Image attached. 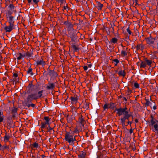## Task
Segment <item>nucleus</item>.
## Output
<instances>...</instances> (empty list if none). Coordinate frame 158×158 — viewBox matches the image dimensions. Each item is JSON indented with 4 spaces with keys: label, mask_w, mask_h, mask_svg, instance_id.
I'll use <instances>...</instances> for the list:
<instances>
[{
    "label": "nucleus",
    "mask_w": 158,
    "mask_h": 158,
    "mask_svg": "<svg viewBox=\"0 0 158 158\" xmlns=\"http://www.w3.org/2000/svg\"><path fill=\"white\" fill-rule=\"evenodd\" d=\"M132 122L128 121L127 122V125H126L127 126L129 124L130 125V126H131V124H132Z\"/></svg>",
    "instance_id": "52"
},
{
    "label": "nucleus",
    "mask_w": 158,
    "mask_h": 158,
    "mask_svg": "<svg viewBox=\"0 0 158 158\" xmlns=\"http://www.w3.org/2000/svg\"><path fill=\"white\" fill-rule=\"evenodd\" d=\"M69 36L71 39L72 40L75 41L76 39V34L74 30L70 31Z\"/></svg>",
    "instance_id": "7"
},
{
    "label": "nucleus",
    "mask_w": 158,
    "mask_h": 158,
    "mask_svg": "<svg viewBox=\"0 0 158 158\" xmlns=\"http://www.w3.org/2000/svg\"><path fill=\"white\" fill-rule=\"evenodd\" d=\"M3 113L1 111H0V116H3Z\"/></svg>",
    "instance_id": "55"
},
{
    "label": "nucleus",
    "mask_w": 158,
    "mask_h": 158,
    "mask_svg": "<svg viewBox=\"0 0 158 158\" xmlns=\"http://www.w3.org/2000/svg\"><path fill=\"white\" fill-rule=\"evenodd\" d=\"M11 112L12 114V118H15L16 115H17V111L18 110V108L14 107L11 108Z\"/></svg>",
    "instance_id": "9"
},
{
    "label": "nucleus",
    "mask_w": 158,
    "mask_h": 158,
    "mask_svg": "<svg viewBox=\"0 0 158 158\" xmlns=\"http://www.w3.org/2000/svg\"><path fill=\"white\" fill-rule=\"evenodd\" d=\"M38 147V144L36 142H35L31 145V147L32 149H33L34 148H37Z\"/></svg>",
    "instance_id": "19"
},
{
    "label": "nucleus",
    "mask_w": 158,
    "mask_h": 158,
    "mask_svg": "<svg viewBox=\"0 0 158 158\" xmlns=\"http://www.w3.org/2000/svg\"><path fill=\"white\" fill-rule=\"evenodd\" d=\"M44 119L46 121L45 122L47 123V125H49L50 123H49V121L50 120V118L48 116H45L44 117Z\"/></svg>",
    "instance_id": "20"
},
{
    "label": "nucleus",
    "mask_w": 158,
    "mask_h": 158,
    "mask_svg": "<svg viewBox=\"0 0 158 158\" xmlns=\"http://www.w3.org/2000/svg\"><path fill=\"white\" fill-rule=\"evenodd\" d=\"M89 103L88 102H85V105H84V107L86 109H87L88 108H89Z\"/></svg>",
    "instance_id": "35"
},
{
    "label": "nucleus",
    "mask_w": 158,
    "mask_h": 158,
    "mask_svg": "<svg viewBox=\"0 0 158 158\" xmlns=\"http://www.w3.org/2000/svg\"><path fill=\"white\" fill-rule=\"evenodd\" d=\"M64 24L69 31H71L74 30L73 28V25L70 22L68 21H65L64 22Z\"/></svg>",
    "instance_id": "5"
},
{
    "label": "nucleus",
    "mask_w": 158,
    "mask_h": 158,
    "mask_svg": "<svg viewBox=\"0 0 158 158\" xmlns=\"http://www.w3.org/2000/svg\"><path fill=\"white\" fill-rule=\"evenodd\" d=\"M133 129H132V127H131V129L129 130V133L130 134H132V133H133Z\"/></svg>",
    "instance_id": "47"
},
{
    "label": "nucleus",
    "mask_w": 158,
    "mask_h": 158,
    "mask_svg": "<svg viewBox=\"0 0 158 158\" xmlns=\"http://www.w3.org/2000/svg\"><path fill=\"white\" fill-rule=\"evenodd\" d=\"M115 104L114 103H111L109 104V108L113 109L115 107Z\"/></svg>",
    "instance_id": "22"
},
{
    "label": "nucleus",
    "mask_w": 158,
    "mask_h": 158,
    "mask_svg": "<svg viewBox=\"0 0 158 158\" xmlns=\"http://www.w3.org/2000/svg\"><path fill=\"white\" fill-rule=\"evenodd\" d=\"M31 102V99H24L22 101V105L25 109H28L30 107V103Z\"/></svg>",
    "instance_id": "3"
},
{
    "label": "nucleus",
    "mask_w": 158,
    "mask_h": 158,
    "mask_svg": "<svg viewBox=\"0 0 158 158\" xmlns=\"http://www.w3.org/2000/svg\"><path fill=\"white\" fill-rule=\"evenodd\" d=\"M77 135L74 136L73 134L70 132H67L65 134V139L70 144L73 145L74 144V142L77 141Z\"/></svg>",
    "instance_id": "1"
},
{
    "label": "nucleus",
    "mask_w": 158,
    "mask_h": 158,
    "mask_svg": "<svg viewBox=\"0 0 158 158\" xmlns=\"http://www.w3.org/2000/svg\"><path fill=\"white\" fill-rule=\"evenodd\" d=\"M147 65L146 63L145 60L143 61H142L140 66L141 68H145Z\"/></svg>",
    "instance_id": "25"
},
{
    "label": "nucleus",
    "mask_w": 158,
    "mask_h": 158,
    "mask_svg": "<svg viewBox=\"0 0 158 158\" xmlns=\"http://www.w3.org/2000/svg\"><path fill=\"white\" fill-rule=\"evenodd\" d=\"M55 87V84L54 83H48L46 88L48 89H53Z\"/></svg>",
    "instance_id": "14"
},
{
    "label": "nucleus",
    "mask_w": 158,
    "mask_h": 158,
    "mask_svg": "<svg viewBox=\"0 0 158 158\" xmlns=\"http://www.w3.org/2000/svg\"><path fill=\"white\" fill-rule=\"evenodd\" d=\"M18 56L17 59L18 60H20L22 58L25 57V53L24 54H22L20 53H19L17 55Z\"/></svg>",
    "instance_id": "17"
},
{
    "label": "nucleus",
    "mask_w": 158,
    "mask_h": 158,
    "mask_svg": "<svg viewBox=\"0 0 158 158\" xmlns=\"http://www.w3.org/2000/svg\"><path fill=\"white\" fill-rule=\"evenodd\" d=\"M78 121L81 124L80 126L81 127V128L82 127H83L85 122L84 119L82 118V115L81 116V117L79 118Z\"/></svg>",
    "instance_id": "11"
},
{
    "label": "nucleus",
    "mask_w": 158,
    "mask_h": 158,
    "mask_svg": "<svg viewBox=\"0 0 158 158\" xmlns=\"http://www.w3.org/2000/svg\"><path fill=\"white\" fill-rule=\"evenodd\" d=\"M10 138V136L7 135L6 132L5 135L4 137V141L5 142L8 141Z\"/></svg>",
    "instance_id": "18"
},
{
    "label": "nucleus",
    "mask_w": 158,
    "mask_h": 158,
    "mask_svg": "<svg viewBox=\"0 0 158 158\" xmlns=\"http://www.w3.org/2000/svg\"><path fill=\"white\" fill-rule=\"evenodd\" d=\"M3 120V116H0V123L2 122Z\"/></svg>",
    "instance_id": "51"
},
{
    "label": "nucleus",
    "mask_w": 158,
    "mask_h": 158,
    "mask_svg": "<svg viewBox=\"0 0 158 158\" xmlns=\"http://www.w3.org/2000/svg\"><path fill=\"white\" fill-rule=\"evenodd\" d=\"M121 120V123L122 124V126H125V121H124L123 120Z\"/></svg>",
    "instance_id": "43"
},
{
    "label": "nucleus",
    "mask_w": 158,
    "mask_h": 158,
    "mask_svg": "<svg viewBox=\"0 0 158 158\" xmlns=\"http://www.w3.org/2000/svg\"><path fill=\"white\" fill-rule=\"evenodd\" d=\"M134 86L136 88H138L139 87V84L136 82H135L134 83Z\"/></svg>",
    "instance_id": "38"
},
{
    "label": "nucleus",
    "mask_w": 158,
    "mask_h": 158,
    "mask_svg": "<svg viewBox=\"0 0 158 158\" xmlns=\"http://www.w3.org/2000/svg\"><path fill=\"white\" fill-rule=\"evenodd\" d=\"M2 147V145H1V143H0V150H1Z\"/></svg>",
    "instance_id": "61"
},
{
    "label": "nucleus",
    "mask_w": 158,
    "mask_h": 158,
    "mask_svg": "<svg viewBox=\"0 0 158 158\" xmlns=\"http://www.w3.org/2000/svg\"><path fill=\"white\" fill-rule=\"evenodd\" d=\"M115 111H117V114H118L119 116H120L123 114L124 115L126 114V113H125V112H124V109H123L122 108H120L119 109L116 108Z\"/></svg>",
    "instance_id": "10"
},
{
    "label": "nucleus",
    "mask_w": 158,
    "mask_h": 158,
    "mask_svg": "<svg viewBox=\"0 0 158 158\" xmlns=\"http://www.w3.org/2000/svg\"><path fill=\"white\" fill-rule=\"evenodd\" d=\"M73 48H74L75 50H77L78 49V48L77 47L76 45H74L73 46Z\"/></svg>",
    "instance_id": "46"
},
{
    "label": "nucleus",
    "mask_w": 158,
    "mask_h": 158,
    "mask_svg": "<svg viewBox=\"0 0 158 158\" xmlns=\"http://www.w3.org/2000/svg\"><path fill=\"white\" fill-rule=\"evenodd\" d=\"M45 101L46 102H48V99H46L45 100Z\"/></svg>",
    "instance_id": "63"
},
{
    "label": "nucleus",
    "mask_w": 158,
    "mask_h": 158,
    "mask_svg": "<svg viewBox=\"0 0 158 158\" xmlns=\"http://www.w3.org/2000/svg\"><path fill=\"white\" fill-rule=\"evenodd\" d=\"M103 5L101 4V3H99L98 4V7L100 8V9H101V8L103 6Z\"/></svg>",
    "instance_id": "45"
},
{
    "label": "nucleus",
    "mask_w": 158,
    "mask_h": 158,
    "mask_svg": "<svg viewBox=\"0 0 158 158\" xmlns=\"http://www.w3.org/2000/svg\"><path fill=\"white\" fill-rule=\"evenodd\" d=\"M83 68L85 71H86L88 69V67L86 66H84L83 67Z\"/></svg>",
    "instance_id": "48"
},
{
    "label": "nucleus",
    "mask_w": 158,
    "mask_h": 158,
    "mask_svg": "<svg viewBox=\"0 0 158 158\" xmlns=\"http://www.w3.org/2000/svg\"><path fill=\"white\" fill-rule=\"evenodd\" d=\"M47 131H48L49 132H50V131L51 130H53V131H54L53 130V128H52L50 126V125H48V126L47 127Z\"/></svg>",
    "instance_id": "36"
},
{
    "label": "nucleus",
    "mask_w": 158,
    "mask_h": 158,
    "mask_svg": "<svg viewBox=\"0 0 158 158\" xmlns=\"http://www.w3.org/2000/svg\"><path fill=\"white\" fill-rule=\"evenodd\" d=\"M56 1H58L59 2L63 3V2L65 0H56Z\"/></svg>",
    "instance_id": "50"
},
{
    "label": "nucleus",
    "mask_w": 158,
    "mask_h": 158,
    "mask_svg": "<svg viewBox=\"0 0 158 158\" xmlns=\"http://www.w3.org/2000/svg\"><path fill=\"white\" fill-rule=\"evenodd\" d=\"M41 127L42 129V131H43V129L44 128H45L46 127V125H47V123H46L45 122H42L41 123Z\"/></svg>",
    "instance_id": "24"
},
{
    "label": "nucleus",
    "mask_w": 158,
    "mask_h": 158,
    "mask_svg": "<svg viewBox=\"0 0 158 158\" xmlns=\"http://www.w3.org/2000/svg\"><path fill=\"white\" fill-rule=\"evenodd\" d=\"M72 105L76 104L77 102V99H70Z\"/></svg>",
    "instance_id": "29"
},
{
    "label": "nucleus",
    "mask_w": 158,
    "mask_h": 158,
    "mask_svg": "<svg viewBox=\"0 0 158 158\" xmlns=\"http://www.w3.org/2000/svg\"><path fill=\"white\" fill-rule=\"evenodd\" d=\"M113 61L115 62L114 65L115 66H116L117 64L119 62V61L116 59H114L113 60Z\"/></svg>",
    "instance_id": "37"
},
{
    "label": "nucleus",
    "mask_w": 158,
    "mask_h": 158,
    "mask_svg": "<svg viewBox=\"0 0 158 158\" xmlns=\"http://www.w3.org/2000/svg\"><path fill=\"white\" fill-rule=\"evenodd\" d=\"M9 146H7L6 145H4L2 146V148L1 149V150H2L3 151L5 149L7 150H9Z\"/></svg>",
    "instance_id": "23"
},
{
    "label": "nucleus",
    "mask_w": 158,
    "mask_h": 158,
    "mask_svg": "<svg viewBox=\"0 0 158 158\" xmlns=\"http://www.w3.org/2000/svg\"><path fill=\"white\" fill-rule=\"evenodd\" d=\"M150 117V121H148L147 123H149V126H153L154 127V126L156 124H158L157 123V121H158V120H157L156 119L154 118L152 115H151Z\"/></svg>",
    "instance_id": "4"
},
{
    "label": "nucleus",
    "mask_w": 158,
    "mask_h": 158,
    "mask_svg": "<svg viewBox=\"0 0 158 158\" xmlns=\"http://www.w3.org/2000/svg\"><path fill=\"white\" fill-rule=\"evenodd\" d=\"M53 73V71H52V70H50L48 72V74L50 75V76H52V74Z\"/></svg>",
    "instance_id": "40"
},
{
    "label": "nucleus",
    "mask_w": 158,
    "mask_h": 158,
    "mask_svg": "<svg viewBox=\"0 0 158 158\" xmlns=\"http://www.w3.org/2000/svg\"><path fill=\"white\" fill-rule=\"evenodd\" d=\"M138 2V0H135L134 1V2L136 4H137V2Z\"/></svg>",
    "instance_id": "59"
},
{
    "label": "nucleus",
    "mask_w": 158,
    "mask_h": 158,
    "mask_svg": "<svg viewBox=\"0 0 158 158\" xmlns=\"http://www.w3.org/2000/svg\"><path fill=\"white\" fill-rule=\"evenodd\" d=\"M31 106L32 107H35V104H34L32 103L31 102L30 103V107Z\"/></svg>",
    "instance_id": "42"
},
{
    "label": "nucleus",
    "mask_w": 158,
    "mask_h": 158,
    "mask_svg": "<svg viewBox=\"0 0 158 158\" xmlns=\"http://www.w3.org/2000/svg\"><path fill=\"white\" fill-rule=\"evenodd\" d=\"M32 69L31 68H29L27 71V73L30 74L31 75H33L32 73Z\"/></svg>",
    "instance_id": "34"
},
{
    "label": "nucleus",
    "mask_w": 158,
    "mask_h": 158,
    "mask_svg": "<svg viewBox=\"0 0 158 158\" xmlns=\"http://www.w3.org/2000/svg\"><path fill=\"white\" fill-rule=\"evenodd\" d=\"M67 8V7L66 6H64V10H66Z\"/></svg>",
    "instance_id": "62"
},
{
    "label": "nucleus",
    "mask_w": 158,
    "mask_h": 158,
    "mask_svg": "<svg viewBox=\"0 0 158 158\" xmlns=\"http://www.w3.org/2000/svg\"><path fill=\"white\" fill-rule=\"evenodd\" d=\"M153 109L154 110H156V106H153Z\"/></svg>",
    "instance_id": "57"
},
{
    "label": "nucleus",
    "mask_w": 158,
    "mask_h": 158,
    "mask_svg": "<svg viewBox=\"0 0 158 158\" xmlns=\"http://www.w3.org/2000/svg\"><path fill=\"white\" fill-rule=\"evenodd\" d=\"M156 39V38H154L151 36L148 37L146 39L147 43L148 44L150 45L151 46L154 48L155 47L152 45L153 44L154 42V41Z\"/></svg>",
    "instance_id": "6"
},
{
    "label": "nucleus",
    "mask_w": 158,
    "mask_h": 158,
    "mask_svg": "<svg viewBox=\"0 0 158 158\" xmlns=\"http://www.w3.org/2000/svg\"><path fill=\"white\" fill-rule=\"evenodd\" d=\"M18 74L16 73H14L13 74V77L15 78L13 80L15 81H17V79H16V78H17L18 77Z\"/></svg>",
    "instance_id": "32"
},
{
    "label": "nucleus",
    "mask_w": 158,
    "mask_h": 158,
    "mask_svg": "<svg viewBox=\"0 0 158 158\" xmlns=\"http://www.w3.org/2000/svg\"><path fill=\"white\" fill-rule=\"evenodd\" d=\"M8 20L10 25H14V20L13 19V17L10 16L8 17Z\"/></svg>",
    "instance_id": "13"
},
{
    "label": "nucleus",
    "mask_w": 158,
    "mask_h": 158,
    "mask_svg": "<svg viewBox=\"0 0 158 158\" xmlns=\"http://www.w3.org/2000/svg\"><path fill=\"white\" fill-rule=\"evenodd\" d=\"M36 64L38 65L44 66L45 64V63L43 60L41 58V59H39L37 61Z\"/></svg>",
    "instance_id": "12"
},
{
    "label": "nucleus",
    "mask_w": 158,
    "mask_h": 158,
    "mask_svg": "<svg viewBox=\"0 0 158 158\" xmlns=\"http://www.w3.org/2000/svg\"><path fill=\"white\" fill-rule=\"evenodd\" d=\"M33 1L35 3H37L38 2V1L37 0H33Z\"/></svg>",
    "instance_id": "53"
},
{
    "label": "nucleus",
    "mask_w": 158,
    "mask_h": 158,
    "mask_svg": "<svg viewBox=\"0 0 158 158\" xmlns=\"http://www.w3.org/2000/svg\"><path fill=\"white\" fill-rule=\"evenodd\" d=\"M135 122L136 123H137L138 122V120L137 119H135Z\"/></svg>",
    "instance_id": "58"
},
{
    "label": "nucleus",
    "mask_w": 158,
    "mask_h": 158,
    "mask_svg": "<svg viewBox=\"0 0 158 158\" xmlns=\"http://www.w3.org/2000/svg\"><path fill=\"white\" fill-rule=\"evenodd\" d=\"M74 132H75V133H78L79 132V131H78L77 128H75V130H74Z\"/></svg>",
    "instance_id": "49"
},
{
    "label": "nucleus",
    "mask_w": 158,
    "mask_h": 158,
    "mask_svg": "<svg viewBox=\"0 0 158 158\" xmlns=\"http://www.w3.org/2000/svg\"><path fill=\"white\" fill-rule=\"evenodd\" d=\"M146 100V102L145 103V105L146 106H148L152 104V103L148 100V99Z\"/></svg>",
    "instance_id": "27"
},
{
    "label": "nucleus",
    "mask_w": 158,
    "mask_h": 158,
    "mask_svg": "<svg viewBox=\"0 0 158 158\" xmlns=\"http://www.w3.org/2000/svg\"><path fill=\"white\" fill-rule=\"evenodd\" d=\"M127 53L125 51L122 50L121 52V55L122 56H127Z\"/></svg>",
    "instance_id": "30"
},
{
    "label": "nucleus",
    "mask_w": 158,
    "mask_h": 158,
    "mask_svg": "<svg viewBox=\"0 0 158 158\" xmlns=\"http://www.w3.org/2000/svg\"><path fill=\"white\" fill-rule=\"evenodd\" d=\"M109 104L106 103L103 106L104 108V110H105L106 109H108L109 108Z\"/></svg>",
    "instance_id": "31"
},
{
    "label": "nucleus",
    "mask_w": 158,
    "mask_h": 158,
    "mask_svg": "<svg viewBox=\"0 0 158 158\" xmlns=\"http://www.w3.org/2000/svg\"><path fill=\"white\" fill-rule=\"evenodd\" d=\"M143 48V46L142 45H139V48H141L142 49V48Z\"/></svg>",
    "instance_id": "54"
},
{
    "label": "nucleus",
    "mask_w": 158,
    "mask_h": 158,
    "mask_svg": "<svg viewBox=\"0 0 158 158\" xmlns=\"http://www.w3.org/2000/svg\"><path fill=\"white\" fill-rule=\"evenodd\" d=\"M131 116V115L130 114H126L124 115V116L123 118H122L121 119V120H123L124 121H125L126 119L129 120V118Z\"/></svg>",
    "instance_id": "15"
},
{
    "label": "nucleus",
    "mask_w": 158,
    "mask_h": 158,
    "mask_svg": "<svg viewBox=\"0 0 158 158\" xmlns=\"http://www.w3.org/2000/svg\"><path fill=\"white\" fill-rule=\"evenodd\" d=\"M45 156L44 155H42V158H44V157H45ZM37 158H40V157H39L38 156H37Z\"/></svg>",
    "instance_id": "56"
},
{
    "label": "nucleus",
    "mask_w": 158,
    "mask_h": 158,
    "mask_svg": "<svg viewBox=\"0 0 158 158\" xmlns=\"http://www.w3.org/2000/svg\"><path fill=\"white\" fill-rule=\"evenodd\" d=\"M127 31L129 35H131V31L129 30V29L128 28L127 29Z\"/></svg>",
    "instance_id": "41"
},
{
    "label": "nucleus",
    "mask_w": 158,
    "mask_h": 158,
    "mask_svg": "<svg viewBox=\"0 0 158 158\" xmlns=\"http://www.w3.org/2000/svg\"><path fill=\"white\" fill-rule=\"evenodd\" d=\"M123 109H124V112H125V113L126 114H128V111L127 110V108L126 107H125L124 108H122Z\"/></svg>",
    "instance_id": "44"
},
{
    "label": "nucleus",
    "mask_w": 158,
    "mask_h": 158,
    "mask_svg": "<svg viewBox=\"0 0 158 158\" xmlns=\"http://www.w3.org/2000/svg\"><path fill=\"white\" fill-rule=\"evenodd\" d=\"M3 26L4 29L6 32H10L13 30L14 25L9 24V26H7L6 23H5L3 24Z\"/></svg>",
    "instance_id": "8"
},
{
    "label": "nucleus",
    "mask_w": 158,
    "mask_h": 158,
    "mask_svg": "<svg viewBox=\"0 0 158 158\" xmlns=\"http://www.w3.org/2000/svg\"><path fill=\"white\" fill-rule=\"evenodd\" d=\"M44 91V90H41L38 91L35 94H32L31 95V97L34 98H43Z\"/></svg>",
    "instance_id": "2"
},
{
    "label": "nucleus",
    "mask_w": 158,
    "mask_h": 158,
    "mask_svg": "<svg viewBox=\"0 0 158 158\" xmlns=\"http://www.w3.org/2000/svg\"><path fill=\"white\" fill-rule=\"evenodd\" d=\"M14 6L12 4H10L9 6V8L11 10H13L14 9Z\"/></svg>",
    "instance_id": "39"
},
{
    "label": "nucleus",
    "mask_w": 158,
    "mask_h": 158,
    "mask_svg": "<svg viewBox=\"0 0 158 158\" xmlns=\"http://www.w3.org/2000/svg\"><path fill=\"white\" fill-rule=\"evenodd\" d=\"M145 60L146 63L147 65H148L149 66L151 65L152 63V61L151 60L147 59H145Z\"/></svg>",
    "instance_id": "28"
},
{
    "label": "nucleus",
    "mask_w": 158,
    "mask_h": 158,
    "mask_svg": "<svg viewBox=\"0 0 158 158\" xmlns=\"http://www.w3.org/2000/svg\"><path fill=\"white\" fill-rule=\"evenodd\" d=\"M118 74L119 75L124 76L125 75V73L124 71L121 70L118 72Z\"/></svg>",
    "instance_id": "26"
},
{
    "label": "nucleus",
    "mask_w": 158,
    "mask_h": 158,
    "mask_svg": "<svg viewBox=\"0 0 158 158\" xmlns=\"http://www.w3.org/2000/svg\"><path fill=\"white\" fill-rule=\"evenodd\" d=\"M86 155V153L85 152L82 151L81 152L80 154L78 155V157L81 158H85Z\"/></svg>",
    "instance_id": "16"
},
{
    "label": "nucleus",
    "mask_w": 158,
    "mask_h": 158,
    "mask_svg": "<svg viewBox=\"0 0 158 158\" xmlns=\"http://www.w3.org/2000/svg\"><path fill=\"white\" fill-rule=\"evenodd\" d=\"M31 1V0H28V2L29 3H30Z\"/></svg>",
    "instance_id": "64"
},
{
    "label": "nucleus",
    "mask_w": 158,
    "mask_h": 158,
    "mask_svg": "<svg viewBox=\"0 0 158 158\" xmlns=\"http://www.w3.org/2000/svg\"><path fill=\"white\" fill-rule=\"evenodd\" d=\"M117 41L118 40L117 38H113L111 39L110 42L111 44H114L116 43L117 42Z\"/></svg>",
    "instance_id": "21"
},
{
    "label": "nucleus",
    "mask_w": 158,
    "mask_h": 158,
    "mask_svg": "<svg viewBox=\"0 0 158 158\" xmlns=\"http://www.w3.org/2000/svg\"><path fill=\"white\" fill-rule=\"evenodd\" d=\"M32 55L31 53L29 52L25 53V57L27 56L28 57H30L32 56Z\"/></svg>",
    "instance_id": "33"
},
{
    "label": "nucleus",
    "mask_w": 158,
    "mask_h": 158,
    "mask_svg": "<svg viewBox=\"0 0 158 158\" xmlns=\"http://www.w3.org/2000/svg\"><path fill=\"white\" fill-rule=\"evenodd\" d=\"M156 48L158 50V41L157 42V43H156Z\"/></svg>",
    "instance_id": "60"
}]
</instances>
